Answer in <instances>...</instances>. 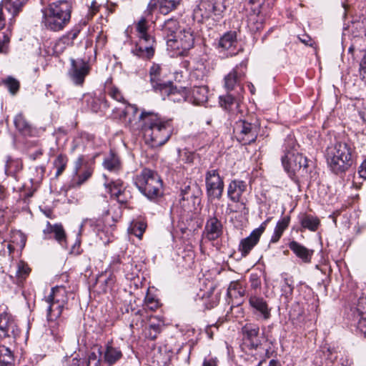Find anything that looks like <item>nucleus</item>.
<instances>
[{
    "label": "nucleus",
    "instance_id": "f257e3e1",
    "mask_svg": "<svg viewBox=\"0 0 366 366\" xmlns=\"http://www.w3.org/2000/svg\"><path fill=\"white\" fill-rule=\"evenodd\" d=\"M139 119L142 122V129L146 142L152 147L164 145L173 134L172 120H165L154 112L143 110Z\"/></svg>",
    "mask_w": 366,
    "mask_h": 366
},
{
    "label": "nucleus",
    "instance_id": "f03ea898",
    "mask_svg": "<svg viewBox=\"0 0 366 366\" xmlns=\"http://www.w3.org/2000/svg\"><path fill=\"white\" fill-rule=\"evenodd\" d=\"M354 147L350 143L337 142L326 149L327 162L333 171L338 174L347 170L353 162Z\"/></svg>",
    "mask_w": 366,
    "mask_h": 366
},
{
    "label": "nucleus",
    "instance_id": "7ed1b4c3",
    "mask_svg": "<svg viewBox=\"0 0 366 366\" xmlns=\"http://www.w3.org/2000/svg\"><path fill=\"white\" fill-rule=\"evenodd\" d=\"M71 13V2L66 0L55 1L44 11V24L49 30H62L69 22Z\"/></svg>",
    "mask_w": 366,
    "mask_h": 366
},
{
    "label": "nucleus",
    "instance_id": "20e7f679",
    "mask_svg": "<svg viewBox=\"0 0 366 366\" xmlns=\"http://www.w3.org/2000/svg\"><path fill=\"white\" fill-rule=\"evenodd\" d=\"M134 184L140 192L149 199H156L163 194L162 181L159 176L151 169H144L136 176Z\"/></svg>",
    "mask_w": 366,
    "mask_h": 366
},
{
    "label": "nucleus",
    "instance_id": "39448f33",
    "mask_svg": "<svg viewBox=\"0 0 366 366\" xmlns=\"http://www.w3.org/2000/svg\"><path fill=\"white\" fill-rule=\"evenodd\" d=\"M135 27L139 40L132 51L139 57L149 59L154 54L155 39L148 33L149 24L147 19L141 18Z\"/></svg>",
    "mask_w": 366,
    "mask_h": 366
},
{
    "label": "nucleus",
    "instance_id": "423d86ee",
    "mask_svg": "<svg viewBox=\"0 0 366 366\" xmlns=\"http://www.w3.org/2000/svg\"><path fill=\"white\" fill-rule=\"evenodd\" d=\"M282 164L285 170L291 174L308 167L307 158L298 152L295 141L290 137L285 140V155L282 157Z\"/></svg>",
    "mask_w": 366,
    "mask_h": 366
},
{
    "label": "nucleus",
    "instance_id": "0eeeda50",
    "mask_svg": "<svg viewBox=\"0 0 366 366\" xmlns=\"http://www.w3.org/2000/svg\"><path fill=\"white\" fill-rule=\"evenodd\" d=\"M225 9L224 0H200L194 9L193 19L199 23L209 18L218 21Z\"/></svg>",
    "mask_w": 366,
    "mask_h": 366
},
{
    "label": "nucleus",
    "instance_id": "6e6552de",
    "mask_svg": "<svg viewBox=\"0 0 366 366\" xmlns=\"http://www.w3.org/2000/svg\"><path fill=\"white\" fill-rule=\"evenodd\" d=\"M161 66L157 64H153L149 69V81L153 89L159 92L162 95L173 96L175 94H180L182 97L185 99L186 93L184 91L182 92L173 86L171 81L163 82L160 79Z\"/></svg>",
    "mask_w": 366,
    "mask_h": 366
},
{
    "label": "nucleus",
    "instance_id": "1a4fd4ad",
    "mask_svg": "<svg viewBox=\"0 0 366 366\" xmlns=\"http://www.w3.org/2000/svg\"><path fill=\"white\" fill-rule=\"evenodd\" d=\"M206 192L209 200L220 199L224 192L223 178L217 169H209L205 174Z\"/></svg>",
    "mask_w": 366,
    "mask_h": 366
},
{
    "label": "nucleus",
    "instance_id": "9d476101",
    "mask_svg": "<svg viewBox=\"0 0 366 366\" xmlns=\"http://www.w3.org/2000/svg\"><path fill=\"white\" fill-rule=\"evenodd\" d=\"M20 330L18 328L8 307L4 305H0V338L13 337L19 336Z\"/></svg>",
    "mask_w": 366,
    "mask_h": 366
},
{
    "label": "nucleus",
    "instance_id": "9b49d317",
    "mask_svg": "<svg viewBox=\"0 0 366 366\" xmlns=\"http://www.w3.org/2000/svg\"><path fill=\"white\" fill-rule=\"evenodd\" d=\"M194 44V34L191 28L184 29L179 31L176 38L167 41L168 49L179 51V54L187 51L193 47Z\"/></svg>",
    "mask_w": 366,
    "mask_h": 366
},
{
    "label": "nucleus",
    "instance_id": "f8f14e48",
    "mask_svg": "<svg viewBox=\"0 0 366 366\" xmlns=\"http://www.w3.org/2000/svg\"><path fill=\"white\" fill-rule=\"evenodd\" d=\"M70 62L68 76L74 85L82 86L86 76L90 72V66L88 61L82 59H71Z\"/></svg>",
    "mask_w": 366,
    "mask_h": 366
},
{
    "label": "nucleus",
    "instance_id": "ddd939ff",
    "mask_svg": "<svg viewBox=\"0 0 366 366\" xmlns=\"http://www.w3.org/2000/svg\"><path fill=\"white\" fill-rule=\"evenodd\" d=\"M234 133L237 139L244 145L254 142L257 137V127L244 120L235 123Z\"/></svg>",
    "mask_w": 366,
    "mask_h": 366
},
{
    "label": "nucleus",
    "instance_id": "4468645a",
    "mask_svg": "<svg viewBox=\"0 0 366 366\" xmlns=\"http://www.w3.org/2000/svg\"><path fill=\"white\" fill-rule=\"evenodd\" d=\"M270 220L271 217L267 218L259 225L258 228L254 229L249 236L241 240L238 249L241 252L242 257L247 256L250 251L258 243L260 237L264 232Z\"/></svg>",
    "mask_w": 366,
    "mask_h": 366
},
{
    "label": "nucleus",
    "instance_id": "2eb2a0df",
    "mask_svg": "<svg viewBox=\"0 0 366 366\" xmlns=\"http://www.w3.org/2000/svg\"><path fill=\"white\" fill-rule=\"evenodd\" d=\"M223 234V224L217 218L216 213L209 215L205 222L202 232V238L208 241H214Z\"/></svg>",
    "mask_w": 366,
    "mask_h": 366
},
{
    "label": "nucleus",
    "instance_id": "dca6fc26",
    "mask_svg": "<svg viewBox=\"0 0 366 366\" xmlns=\"http://www.w3.org/2000/svg\"><path fill=\"white\" fill-rule=\"evenodd\" d=\"M247 61H243L237 65L224 78V86L227 91H232L236 86H240L245 76Z\"/></svg>",
    "mask_w": 366,
    "mask_h": 366
},
{
    "label": "nucleus",
    "instance_id": "f3484780",
    "mask_svg": "<svg viewBox=\"0 0 366 366\" xmlns=\"http://www.w3.org/2000/svg\"><path fill=\"white\" fill-rule=\"evenodd\" d=\"M220 295L221 292L214 282H209L208 285L205 286V289H201L197 294L207 309H212L218 305Z\"/></svg>",
    "mask_w": 366,
    "mask_h": 366
},
{
    "label": "nucleus",
    "instance_id": "a211bd4d",
    "mask_svg": "<svg viewBox=\"0 0 366 366\" xmlns=\"http://www.w3.org/2000/svg\"><path fill=\"white\" fill-rule=\"evenodd\" d=\"M47 306V320L50 322V327L51 334L57 340H61V336L59 333L58 327L56 328V325H59V322H56V320L60 317L63 310L67 309L66 305H57L56 302H46Z\"/></svg>",
    "mask_w": 366,
    "mask_h": 366
},
{
    "label": "nucleus",
    "instance_id": "6ab92c4d",
    "mask_svg": "<svg viewBox=\"0 0 366 366\" xmlns=\"http://www.w3.org/2000/svg\"><path fill=\"white\" fill-rule=\"evenodd\" d=\"M182 1L183 0H150L147 6V11L149 13H152L158 9L161 14H167L170 11L177 9Z\"/></svg>",
    "mask_w": 366,
    "mask_h": 366
},
{
    "label": "nucleus",
    "instance_id": "aec40b11",
    "mask_svg": "<svg viewBox=\"0 0 366 366\" xmlns=\"http://www.w3.org/2000/svg\"><path fill=\"white\" fill-rule=\"evenodd\" d=\"M249 305L259 313L261 317L265 320L271 317V308L269 307L266 300L261 297L252 295L249 298Z\"/></svg>",
    "mask_w": 366,
    "mask_h": 366
},
{
    "label": "nucleus",
    "instance_id": "412c9836",
    "mask_svg": "<svg viewBox=\"0 0 366 366\" xmlns=\"http://www.w3.org/2000/svg\"><path fill=\"white\" fill-rule=\"evenodd\" d=\"M247 185L245 182L239 179L231 181L227 187V197L233 202H239L241 197L247 190Z\"/></svg>",
    "mask_w": 366,
    "mask_h": 366
},
{
    "label": "nucleus",
    "instance_id": "4be33fe9",
    "mask_svg": "<svg viewBox=\"0 0 366 366\" xmlns=\"http://www.w3.org/2000/svg\"><path fill=\"white\" fill-rule=\"evenodd\" d=\"M237 36L235 31H229L224 34L219 41V47L227 51V55L233 56L237 54Z\"/></svg>",
    "mask_w": 366,
    "mask_h": 366
},
{
    "label": "nucleus",
    "instance_id": "5701e85b",
    "mask_svg": "<svg viewBox=\"0 0 366 366\" xmlns=\"http://www.w3.org/2000/svg\"><path fill=\"white\" fill-rule=\"evenodd\" d=\"M163 324L156 317H150L142 333L145 338L154 340L162 331Z\"/></svg>",
    "mask_w": 366,
    "mask_h": 366
},
{
    "label": "nucleus",
    "instance_id": "b1692460",
    "mask_svg": "<svg viewBox=\"0 0 366 366\" xmlns=\"http://www.w3.org/2000/svg\"><path fill=\"white\" fill-rule=\"evenodd\" d=\"M44 239L51 238L50 234H54L55 239L61 245L66 242V233L61 224H51L47 222L46 227L43 229Z\"/></svg>",
    "mask_w": 366,
    "mask_h": 366
},
{
    "label": "nucleus",
    "instance_id": "393cba45",
    "mask_svg": "<svg viewBox=\"0 0 366 366\" xmlns=\"http://www.w3.org/2000/svg\"><path fill=\"white\" fill-rule=\"evenodd\" d=\"M242 330L246 340L250 342L251 347L254 349L257 348L260 345V340L258 337L259 333V326L253 323H247Z\"/></svg>",
    "mask_w": 366,
    "mask_h": 366
},
{
    "label": "nucleus",
    "instance_id": "a878e982",
    "mask_svg": "<svg viewBox=\"0 0 366 366\" xmlns=\"http://www.w3.org/2000/svg\"><path fill=\"white\" fill-rule=\"evenodd\" d=\"M68 292L62 286H56L51 289V293L46 297V302H56L57 305H68Z\"/></svg>",
    "mask_w": 366,
    "mask_h": 366
},
{
    "label": "nucleus",
    "instance_id": "bb28decb",
    "mask_svg": "<svg viewBox=\"0 0 366 366\" xmlns=\"http://www.w3.org/2000/svg\"><path fill=\"white\" fill-rule=\"evenodd\" d=\"M122 357V352L119 347L108 342L104 352V361L109 365L115 364Z\"/></svg>",
    "mask_w": 366,
    "mask_h": 366
},
{
    "label": "nucleus",
    "instance_id": "cd10ccee",
    "mask_svg": "<svg viewBox=\"0 0 366 366\" xmlns=\"http://www.w3.org/2000/svg\"><path fill=\"white\" fill-rule=\"evenodd\" d=\"M16 128L24 136H34L36 131L35 128L21 114H17L14 120Z\"/></svg>",
    "mask_w": 366,
    "mask_h": 366
},
{
    "label": "nucleus",
    "instance_id": "c85d7f7f",
    "mask_svg": "<svg viewBox=\"0 0 366 366\" xmlns=\"http://www.w3.org/2000/svg\"><path fill=\"white\" fill-rule=\"evenodd\" d=\"M289 248L300 258L304 262H310L313 251L306 248L296 241H292L289 244Z\"/></svg>",
    "mask_w": 366,
    "mask_h": 366
},
{
    "label": "nucleus",
    "instance_id": "c756f323",
    "mask_svg": "<svg viewBox=\"0 0 366 366\" xmlns=\"http://www.w3.org/2000/svg\"><path fill=\"white\" fill-rule=\"evenodd\" d=\"M179 29V22L177 19L171 18L164 21L160 26V29L167 39V41L172 38H176V32Z\"/></svg>",
    "mask_w": 366,
    "mask_h": 366
},
{
    "label": "nucleus",
    "instance_id": "7c9ffc66",
    "mask_svg": "<svg viewBox=\"0 0 366 366\" xmlns=\"http://www.w3.org/2000/svg\"><path fill=\"white\" fill-rule=\"evenodd\" d=\"M244 293L245 290L239 282H232L227 289L228 297L232 300H235L234 303L237 305L242 302Z\"/></svg>",
    "mask_w": 366,
    "mask_h": 366
},
{
    "label": "nucleus",
    "instance_id": "2f4dec72",
    "mask_svg": "<svg viewBox=\"0 0 366 366\" xmlns=\"http://www.w3.org/2000/svg\"><path fill=\"white\" fill-rule=\"evenodd\" d=\"M144 312L143 310H139L132 315L129 327L133 335H135L136 333L139 334L140 331H142L145 326L146 317H144Z\"/></svg>",
    "mask_w": 366,
    "mask_h": 366
},
{
    "label": "nucleus",
    "instance_id": "473e14b6",
    "mask_svg": "<svg viewBox=\"0 0 366 366\" xmlns=\"http://www.w3.org/2000/svg\"><path fill=\"white\" fill-rule=\"evenodd\" d=\"M30 272L29 265L23 261H19L16 264L14 276L10 274L9 277L14 282L20 284L29 276Z\"/></svg>",
    "mask_w": 366,
    "mask_h": 366
},
{
    "label": "nucleus",
    "instance_id": "72a5a7b5",
    "mask_svg": "<svg viewBox=\"0 0 366 366\" xmlns=\"http://www.w3.org/2000/svg\"><path fill=\"white\" fill-rule=\"evenodd\" d=\"M300 222L301 226L312 232H315L320 224V219L312 214H302L299 216Z\"/></svg>",
    "mask_w": 366,
    "mask_h": 366
},
{
    "label": "nucleus",
    "instance_id": "f704fd0d",
    "mask_svg": "<svg viewBox=\"0 0 366 366\" xmlns=\"http://www.w3.org/2000/svg\"><path fill=\"white\" fill-rule=\"evenodd\" d=\"M357 310L360 317L357 329L366 337V299L359 300Z\"/></svg>",
    "mask_w": 366,
    "mask_h": 366
},
{
    "label": "nucleus",
    "instance_id": "c9c22d12",
    "mask_svg": "<svg viewBox=\"0 0 366 366\" xmlns=\"http://www.w3.org/2000/svg\"><path fill=\"white\" fill-rule=\"evenodd\" d=\"M219 104L232 114H234L239 108L238 102L231 94L219 97Z\"/></svg>",
    "mask_w": 366,
    "mask_h": 366
},
{
    "label": "nucleus",
    "instance_id": "e433bc0d",
    "mask_svg": "<svg viewBox=\"0 0 366 366\" xmlns=\"http://www.w3.org/2000/svg\"><path fill=\"white\" fill-rule=\"evenodd\" d=\"M14 355L9 347L0 344V366H14Z\"/></svg>",
    "mask_w": 366,
    "mask_h": 366
},
{
    "label": "nucleus",
    "instance_id": "4c0bfd02",
    "mask_svg": "<svg viewBox=\"0 0 366 366\" xmlns=\"http://www.w3.org/2000/svg\"><path fill=\"white\" fill-rule=\"evenodd\" d=\"M28 0H3L6 9L13 16H16Z\"/></svg>",
    "mask_w": 366,
    "mask_h": 366
},
{
    "label": "nucleus",
    "instance_id": "58836bf2",
    "mask_svg": "<svg viewBox=\"0 0 366 366\" xmlns=\"http://www.w3.org/2000/svg\"><path fill=\"white\" fill-rule=\"evenodd\" d=\"M208 89L206 86H194L192 90V96L196 104H202L207 99Z\"/></svg>",
    "mask_w": 366,
    "mask_h": 366
},
{
    "label": "nucleus",
    "instance_id": "ea45409f",
    "mask_svg": "<svg viewBox=\"0 0 366 366\" xmlns=\"http://www.w3.org/2000/svg\"><path fill=\"white\" fill-rule=\"evenodd\" d=\"M23 164L19 159L8 158L5 164V172L9 175H14L22 169Z\"/></svg>",
    "mask_w": 366,
    "mask_h": 366
},
{
    "label": "nucleus",
    "instance_id": "a19ab883",
    "mask_svg": "<svg viewBox=\"0 0 366 366\" xmlns=\"http://www.w3.org/2000/svg\"><path fill=\"white\" fill-rule=\"evenodd\" d=\"M106 188L111 194V197L114 198L118 194L125 191L123 182L120 179L112 181L110 183L105 184Z\"/></svg>",
    "mask_w": 366,
    "mask_h": 366
},
{
    "label": "nucleus",
    "instance_id": "79ce46f5",
    "mask_svg": "<svg viewBox=\"0 0 366 366\" xmlns=\"http://www.w3.org/2000/svg\"><path fill=\"white\" fill-rule=\"evenodd\" d=\"M170 357L171 355L167 352V348L165 347H159L157 352L154 355V358L159 366L167 365L170 361Z\"/></svg>",
    "mask_w": 366,
    "mask_h": 366
},
{
    "label": "nucleus",
    "instance_id": "37998d69",
    "mask_svg": "<svg viewBox=\"0 0 366 366\" xmlns=\"http://www.w3.org/2000/svg\"><path fill=\"white\" fill-rule=\"evenodd\" d=\"M68 162V158L64 154H59L54 161V166L56 169V177L60 176L64 171Z\"/></svg>",
    "mask_w": 366,
    "mask_h": 366
},
{
    "label": "nucleus",
    "instance_id": "c03bdc74",
    "mask_svg": "<svg viewBox=\"0 0 366 366\" xmlns=\"http://www.w3.org/2000/svg\"><path fill=\"white\" fill-rule=\"evenodd\" d=\"M103 164L107 169L114 171L119 167V160L116 155L111 154L109 157L104 159Z\"/></svg>",
    "mask_w": 366,
    "mask_h": 366
},
{
    "label": "nucleus",
    "instance_id": "a18cd8bd",
    "mask_svg": "<svg viewBox=\"0 0 366 366\" xmlns=\"http://www.w3.org/2000/svg\"><path fill=\"white\" fill-rule=\"evenodd\" d=\"M4 84L11 94H16L19 89V82L14 78L9 76L4 80Z\"/></svg>",
    "mask_w": 366,
    "mask_h": 366
},
{
    "label": "nucleus",
    "instance_id": "49530a36",
    "mask_svg": "<svg viewBox=\"0 0 366 366\" xmlns=\"http://www.w3.org/2000/svg\"><path fill=\"white\" fill-rule=\"evenodd\" d=\"M92 173L93 169L91 167H87L81 174H77V180L75 182V185L76 187L81 186L92 177Z\"/></svg>",
    "mask_w": 366,
    "mask_h": 366
},
{
    "label": "nucleus",
    "instance_id": "de8ad7c7",
    "mask_svg": "<svg viewBox=\"0 0 366 366\" xmlns=\"http://www.w3.org/2000/svg\"><path fill=\"white\" fill-rule=\"evenodd\" d=\"M290 222V216H285L279 220L276 224L274 231L282 235L284 231L288 227Z\"/></svg>",
    "mask_w": 366,
    "mask_h": 366
},
{
    "label": "nucleus",
    "instance_id": "09e8293b",
    "mask_svg": "<svg viewBox=\"0 0 366 366\" xmlns=\"http://www.w3.org/2000/svg\"><path fill=\"white\" fill-rule=\"evenodd\" d=\"M268 0H249L251 9L254 13L259 15L266 5Z\"/></svg>",
    "mask_w": 366,
    "mask_h": 366
},
{
    "label": "nucleus",
    "instance_id": "8fccbe9b",
    "mask_svg": "<svg viewBox=\"0 0 366 366\" xmlns=\"http://www.w3.org/2000/svg\"><path fill=\"white\" fill-rule=\"evenodd\" d=\"M138 107L135 104H127L124 109V115L129 117V121L132 122V118L135 117L138 112Z\"/></svg>",
    "mask_w": 366,
    "mask_h": 366
},
{
    "label": "nucleus",
    "instance_id": "3c124183",
    "mask_svg": "<svg viewBox=\"0 0 366 366\" xmlns=\"http://www.w3.org/2000/svg\"><path fill=\"white\" fill-rule=\"evenodd\" d=\"M144 306L150 310H155L159 307V302L153 296L147 293L144 299Z\"/></svg>",
    "mask_w": 366,
    "mask_h": 366
},
{
    "label": "nucleus",
    "instance_id": "603ef678",
    "mask_svg": "<svg viewBox=\"0 0 366 366\" xmlns=\"http://www.w3.org/2000/svg\"><path fill=\"white\" fill-rule=\"evenodd\" d=\"M146 224L142 222H136L132 227V233L137 237L141 238L146 229Z\"/></svg>",
    "mask_w": 366,
    "mask_h": 366
},
{
    "label": "nucleus",
    "instance_id": "864d4df0",
    "mask_svg": "<svg viewBox=\"0 0 366 366\" xmlns=\"http://www.w3.org/2000/svg\"><path fill=\"white\" fill-rule=\"evenodd\" d=\"M84 361L85 366H99L100 365V358L95 352H91Z\"/></svg>",
    "mask_w": 366,
    "mask_h": 366
},
{
    "label": "nucleus",
    "instance_id": "5fc2aeb1",
    "mask_svg": "<svg viewBox=\"0 0 366 366\" xmlns=\"http://www.w3.org/2000/svg\"><path fill=\"white\" fill-rule=\"evenodd\" d=\"M79 31H74L73 33L69 34L66 36H64L63 38L60 39L56 44V47L57 48L58 46L61 44H69L71 41V44L72 43V41L75 39L78 35Z\"/></svg>",
    "mask_w": 366,
    "mask_h": 366
},
{
    "label": "nucleus",
    "instance_id": "6e6d98bb",
    "mask_svg": "<svg viewBox=\"0 0 366 366\" xmlns=\"http://www.w3.org/2000/svg\"><path fill=\"white\" fill-rule=\"evenodd\" d=\"M100 5L97 2L96 0H93L91 3V5L89 7L88 13L86 15V18L88 20H90L93 18V16L99 11Z\"/></svg>",
    "mask_w": 366,
    "mask_h": 366
},
{
    "label": "nucleus",
    "instance_id": "4d7b16f0",
    "mask_svg": "<svg viewBox=\"0 0 366 366\" xmlns=\"http://www.w3.org/2000/svg\"><path fill=\"white\" fill-rule=\"evenodd\" d=\"M109 96L117 102H124V97H122L119 90L117 88H112L109 93Z\"/></svg>",
    "mask_w": 366,
    "mask_h": 366
},
{
    "label": "nucleus",
    "instance_id": "13d9d810",
    "mask_svg": "<svg viewBox=\"0 0 366 366\" xmlns=\"http://www.w3.org/2000/svg\"><path fill=\"white\" fill-rule=\"evenodd\" d=\"M129 198V197L126 194L125 191L114 197V199H115L122 205H125L127 203Z\"/></svg>",
    "mask_w": 366,
    "mask_h": 366
},
{
    "label": "nucleus",
    "instance_id": "bf43d9fd",
    "mask_svg": "<svg viewBox=\"0 0 366 366\" xmlns=\"http://www.w3.org/2000/svg\"><path fill=\"white\" fill-rule=\"evenodd\" d=\"M12 238H13V240H12L13 242H15V239H19L21 247H24L25 245L26 237H24L23 233H21V232L17 231V232H14Z\"/></svg>",
    "mask_w": 366,
    "mask_h": 366
},
{
    "label": "nucleus",
    "instance_id": "052dcab7",
    "mask_svg": "<svg viewBox=\"0 0 366 366\" xmlns=\"http://www.w3.org/2000/svg\"><path fill=\"white\" fill-rule=\"evenodd\" d=\"M202 366H218V360L217 357L204 358Z\"/></svg>",
    "mask_w": 366,
    "mask_h": 366
},
{
    "label": "nucleus",
    "instance_id": "680f3d73",
    "mask_svg": "<svg viewBox=\"0 0 366 366\" xmlns=\"http://www.w3.org/2000/svg\"><path fill=\"white\" fill-rule=\"evenodd\" d=\"M84 162H85V159H84V155H80L76 162H75V173L77 174L80 168L81 167L82 165H84Z\"/></svg>",
    "mask_w": 366,
    "mask_h": 366
},
{
    "label": "nucleus",
    "instance_id": "e2e57ef3",
    "mask_svg": "<svg viewBox=\"0 0 366 366\" xmlns=\"http://www.w3.org/2000/svg\"><path fill=\"white\" fill-rule=\"evenodd\" d=\"M358 173L360 177L366 179V159L360 166Z\"/></svg>",
    "mask_w": 366,
    "mask_h": 366
},
{
    "label": "nucleus",
    "instance_id": "0e129e2a",
    "mask_svg": "<svg viewBox=\"0 0 366 366\" xmlns=\"http://www.w3.org/2000/svg\"><path fill=\"white\" fill-rule=\"evenodd\" d=\"M69 366H85L84 360L72 358Z\"/></svg>",
    "mask_w": 366,
    "mask_h": 366
},
{
    "label": "nucleus",
    "instance_id": "69168bd1",
    "mask_svg": "<svg viewBox=\"0 0 366 366\" xmlns=\"http://www.w3.org/2000/svg\"><path fill=\"white\" fill-rule=\"evenodd\" d=\"M5 18L3 13V4L0 3V29H2L5 25Z\"/></svg>",
    "mask_w": 366,
    "mask_h": 366
},
{
    "label": "nucleus",
    "instance_id": "338daca9",
    "mask_svg": "<svg viewBox=\"0 0 366 366\" xmlns=\"http://www.w3.org/2000/svg\"><path fill=\"white\" fill-rule=\"evenodd\" d=\"M300 40L307 46H312V39L308 36H303L302 38L300 37Z\"/></svg>",
    "mask_w": 366,
    "mask_h": 366
},
{
    "label": "nucleus",
    "instance_id": "774afa93",
    "mask_svg": "<svg viewBox=\"0 0 366 366\" xmlns=\"http://www.w3.org/2000/svg\"><path fill=\"white\" fill-rule=\"evenodd\" d=\"M282 235L279 233H276L274 231L273 232V234L271 237L270 242L271 243H276L281 238Z\"/></svg>",
    "mask_w": 366,
    "mask_h": 366
}]
</instances>
